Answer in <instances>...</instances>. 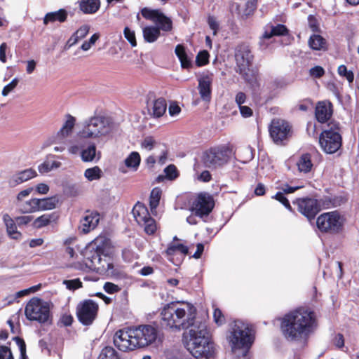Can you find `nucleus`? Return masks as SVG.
Masks as SVG:
<instances>
[{
  "mask_svg": "<svg viewBox=\"0 0 359 359\" xmlns=\"http://www.w3.org/2000/svg\"><path fill=\"white\" fill-rule=\"evenodd\" d=\"M316 325L315 312L311 308L301 306L283 317L280 330L287 340L300 341L307 338Z\"/></svg>",
  "mask_w": 359,
  "mask_h": 359,
  "instance_id": "obj_1",
  "label": "nucleus"
},
{
  "mask_svg": "<svg viewBox=\"0 0 359 359\" xmlns=\"http://www.w3.org/2000/svg\"><path fill=\"white\" fill-rule=\"evenodd\" d=\"M187 306L190 310L194 309V311H190L187 313V310L176 302L165 304L160 312L161 330L176 332L192 327L195 323L196 310L189 304H187Z\"/></svg>",
  "mask_w": 359,
  "mask_h": 359,
  "instance_id": "obj_2",
  "label": "nucleus"
},
{
  "mask_svg": "<svg viewBox=\"0 0 359 359\" xmlns=\"http://www.w3.org/2000/svg\"><path fill=\"white\" fill-rule=\"evenodd\" d=\"M186 347L196 359H209L214 355V344L208 336L205 324L194 325L189 330Z\"/></svg>",
  "mask_w": 359,
  "mask_h": 359,
  "instance_id": "obj_3",
  "label": "nucleus"
},
{
  "mask_svg": "<svg viewBox=\"0 0 359 359\" xmlns=\"http://www.w3.org/2000/svg\"><path fill=\"white\" fill-rule=\"evenodd\" d=\"M232 349H244L243 357H246L254 343L253 328L251 325L236 320L228 337Z\"/></svg>",
  "mask_w": 359,
  "mask_h": 359,
  "instance_id": "obj_4",
  "label": "nucleus"
},
{
  "mask_svg": "<svg viewBox=\"0 0 359 359\" xmlns=\"http://www.w3.org/2000/svg\"><path fill=\"white\" fill-rule=\"evenodd\" d=\"M233 153V146L221 144L205 150L201 156L203 165L210 170H216L227 164Z\"/></svg>",
  "mask_w": 359,
  "mask_h": 359,
  "instance_id": "obj_5",
  "label": "nucleus"
},
{
  "mask_svg": "<svg viewBox=\"0 0 359 359\" xmlns=\"http://www.w3.org/2000/svg\"><path fill=\"white\" fill-rule=\"evenodd\" d=\"M25 313L30 321H36L45 325H50L53 323V315L49 304L39 297H32L27 302Z\"/></svg>",
  "mask_w": 359,
  "mask_h": 359,
  "instance_id": "obj_6",
  "label": "nucleus"
},
{
  "mask_svg": "<svg viewBox=\"0 0 359 359\" xmlns=\"http://www.w3.org/2000/svg\"><path fill=\"white\" fill-rule=\"evenodd\" d=\"M319 144L327 154L336 153L342 146V136L339 122L332 121L328 123L327 128L323 130L319 136Z\"/></svg>",
  "mask_w": 359,
  "mask_h": 359,
  "instance_id": "obj_7",
  "label": "nucleus"
},
{
  "mask_svg": "<svg viewBox=\"0 0 359 359\" xmlns=\"http://www.w3.org/2000/svg\"><path fill=\"white\" fill-rule=\"evenodd\" d=\"M112 128V122L104 116H95L86 121L79 135L83 138L95 139L109 134Z\"/></svg>",
  "mask_w": 359,
  "mask_h": 359,
  "instance_id": "obj_8",
  "label": "nucleus"
},
{
  "mask_svg": "<svg viewBox=\"0 0 359 359\" xmlns=\"http://www.w3.org/2000/svg\"><path fill=\"white\" fill-rule=\"evenodd\" d=\"M346 218L337 210L324 212L316 219L320 231L330 234H338L343 231Z\"/></svg>",
  "mask_w": 359,
  "mask_h": 359,
  "instance_id": "obj_9",
  "label": "nucleus"
},
{
  "mask_svg": "<svg viewBox=\"0 0 359 359\" xmlns=\"http://www.w3.org/2000/svg\"><path fill=\"white\" fill-rule=\"evenodd\" d=\"M133 334L135 338V344L138 348L146 347L156 340L163 341L164 334L161 327H157L151 325H141L133 326Z\"/></svg>",
  "mask_w": 359,
  "mask_h": 359,
  "instance_id": "obj_10",
  "label": "nucleus"
},
{
  "mask_svg": "<svg viewBox=\"0 0 359 359\" xmlns=\"http://www.w3.org/2000/svg\"><path fill=\"white\" fill-rule=\"evenodd\" d=\"M99 311L97 303L90 299L80 302L76 308L78 320L84 326L91 325L97 318Z\"/></svg>",
  "mask_w": 359,
  "mask_h": 359,
  "instance_id": "obj_11",
  "label": "nucleus"
},
{
  "mask_svg": "<svg viewBox=\"0 0 359 359\" xmlns=\"http://www.w3.org/2000/svg\"><path fill=\"white\" fill-rule=\"evenodd\" d=\"M269 132L273 142L278 145L285 144L292 135V126L285 120L273 118L269 126Z\"/></svg>",
  "mask_w": 359,
  "mask_h": 359,
  "instance_id": "obj_12",
  "label": "nucleus"
},
{
  "mask_svg": "<svg viewBox=\"0 0 359 359\" xmlns=\"http://www.w3.org/2000/svg\"><path fill=\"white\" fill-rule=\"evenodd\" d=\"M215 201L212 196L206 192H201L194 198L190 210L200 217L208 216L213 210Z\"/></svg>",
  "mask_w": 359,
  "mask_h": 359,
  "instance_id": "obj_13",
  "label": "nucleus"
},
{
  "mask_svg": "<svg viewBox=\"0 0 359 359\" xmlns=\"http://www.w3.org/2000/svg\"><path fill=\"white\" fill-rule=\"evenodd\" d=\"M133 331V327H130L118 330L115 332L114 344L118 350L127 352L138 348L135 344V338Z\"/></svg>",
  "mask_w": 359,
  "mask_h": 359,
  "instance_id": "obj_14",
  "label": "nucleus"
},
{
  "mask_svg": "<svg viewBox=\"0 0 359 359\" xmlns=\"http://www.w3.org/2000/svg\"><path fill=\"white\" fill-rule=\"evenodd\" d=\"M293 203L297 205V210L309 221L313 219L321 210L319 202L313 198H298Z\"/></svg>",
  "mask_w": 359,
  "mask_h": 359,
  "instance_id": "obj_15",
  "label": "nucleus"
},
{
  "mask_svg": "<svg viewBox=\"0 0 359 359\" xmlns=\"http://www.w3.org/2000/svg\"><path fill=\"white\" fill-rule=\"evenodd\" d=\"M235 60L237 68L252 65L254 55L248 44L241 43L237 46L235 49Z\"/></svg>",
  "mask_w": 359,
  "mask_h": 359,
  "instance_id": "obj_16",
  "label": "nucleus"
},
{
  "mask_svg": "<svg viewBox=\"0 0 359 359\" xmlns=\"http://www.w3.org/2000/svg\"><path fill=\"white\" fill-rule=\"evenodd\" d=\"M100 215L97 211L88 210L80 220V228L83 233L94 230L98 225Z\"/></svg>",
  "mask_w": 359,
  "mask_h": 359,
  "instance_id": "obj_17",
  "label": "nucleus"
},
{
  "mask_svg": "<svg viewBox=\"0 0 359 359\" xmlns=\"http://www.w3.org/2000/svg\"><path fill=\"white\" fill-rule=\"evenodd\" d=\"M333 114V104L328 100L319 101L315 108V117L320 123H327Z\"/></svg>",
  "mask_w": 359,
  "mask_h": 359,
  "instance_id": "obj_18",
  "label": "nucleus"
},
{
  "mask_svg": "<svg viewBox=\"0 0 359 359\" xmlns=\"http://www.w3.org/2000/svg\"><path fill=\"white\" fill-rule=\"evenodd\" d=\"M236 72L242 76L245 83L250 85L251 88L259 87L257 70L250 69V67H243L237 68Z\"/></svg>",
  "mask_w": 359,
  "mask_h": 359,
  "instance_id": "obj_19",
  "label": "nucleus"
},
{
  "mask_svg": "<svg viewBox=\"0 0 359 359\" xmlns=\"http://www.w3.org/2000/svg\"><path fill=\"white\" fill-rule=\"evenodd\" d=\"M213 80V74L203 75L198 79V90L203 100L209 101L211 98V86Z\"/></svg>",
  "mask_w": 359,
  "mask_h": 359,
  "instance_id": "obj_20",
  "label": "nucleus"
},
{
  "mask_svg": "<svg viewBox=\"0 0 359 359\" xmlns=\"http://www.w3.org/2000/svg\"><path fill=\"white\" fill-rule=\"evenodd\" d=\"M148 111L154 118H160L163 116L167 109V102L165 98L159 97L147 104Z\"/></svg>",
  "mask_w": 359,
  "mask_h": 359,
  "instance_id": "obj_21",
  "label": "nucleus"
},
{
  "mask_svg": "<svg viewBox=\"0 0 359 359\" xmlns=\"http://www.w3.org/2000/svg\"><path fill=\"white\" fill-rule=\"evenodd\" d=\"M319 154L318 151H313L312 153H304L302 154L298 161L297 162V166L298 168V170L301 172L308 173L313 168V161L312 158Z\"/></svg>",
  "mask_w": 359,
  "mask_h": 359,
  "instance_id": "obj_22",
  "label": "nucleus"
},
{
  "mask_svg": "<svg viewBox=\"0 0 359 359\" xmlns=\"http://www.w3.org/2000/svg\"><path fill=\"white\" fill-rule=\"evenodd\" d=\"M67 17L68 12L64 8H60L57 11L47 13L43 18V22L44 25L55 22L62 23L67 21Z\"/></svg>",
  "mask_w": 359,
  "mask_h": 359,
  "instance_id": "obj_23",
  "label": "nucleus"
},
{
  "mask_svg": "<svg viewBox=\"0 0 359 359\" xmlns=\"http://www.w3.org/2000/svg\"><path fill=\"white\" fill-rule=\"evenodd\" d=\"M36 175L37 174L35 170L32 168L25 169L14 175L10 184L11 186H16L35 177Z\"/></svg>",
  "mask_w": 359,
  "mask_h": 359,
  "instance_id": "obj_24",
  "label": "nucleus"
},
{
  "mask_svg": "<svg viewBox=\"0 0 359 359\" xmlns=\"http://www.w3.org/2000/svg\"><path fill=\"white\" fill-rule=\"evenodd\" d=\"M132 212L138 224L151 217L147 207L141 202H137L133 208Z\"/></svg>",
  "mask_w": 359,
  "mask_h": 359,
  "instance_id": "obj_25",
  "label": "nucleus"
},
{
  "mask_svg": "<svg viewBox=\"0 0 359 359\" xmlns=\"http://www.w3.org/2000/svg\"><path fill=\"white\" fill-rule=\"evenodd\" d=\"M175 53L180 62L182 69H189L192 67L191 60L188 56L184 45L177 44L175 47Z\"/></svg>",
  "mask_w": 359,
  "mask_h": 359,
  "instance_id": "obj_26",
  "label": "nucleus"
},
{
  "mask_svg": "<svg viewBox=\"0 0 359 359\" xmlns=\"http://www.w3.org/2000/svg\"><path fill=\"white\" fill-rule=\"evenodd\" d=\"M19 212L23 214L39 212V198H33L29 201L17 203Z\"/></svg>",
  "mask_w": 359,
  "mask_h": 359,
  "instance_id": "obj_27",
  "label": "nucleus"
},
{
  "mask_svg": "<svg viewBox=\"0 0 359 359\" xmlns=\"http://www.w3.org/2000/svg\"><path fill=\"white\" fill-rule=\"evenodd\" d=\"M4 222L6 226V231L8 236L13 239H20L22 236V234L20 231L17 230L16 224L9 215L5 214L3 216Z\"/></svg>",
  "mask_w": 359,
  "mask_h": 359,
  "instance_id": "obj_28",
  "label": "nucleus"
},
{
  "mask_svg": "<svg viewBox=\"0 0 359 359\" xmlns=\"http://www.w3.org/2000/svg\"><path fill=\"white\" fill-rule=\"evenodd\" d=\"M177 253L186 256L189 254V248L182 243L171 242L168 244L165 254L167 257H172Z\"/></svg>",
  "mask_w": 359,
  "mask_h": 359,
  "instance_id": "obj_29",
  "label": "nucleus"
},
{
  "mask_svg": "<svg viewBox=\"0 0 359 359\" xmlns=\"http://www.w3.org/2000/svg\"><path fill=\"white\" fill-rule=\"evenodd\" d=\"M309 47L313 50H326L327 41L321 35L312 34L308 41Z\"/></svg>",
  "mask_w": 359,
  "mask_h": 359,
  "instance_id": "obj_30",
  "label": "nucleus"
},
{
  "mask_svg": "<svg viewBox=\"0 0 359 359\" xmlns=\"http://www.w3.org/2000/svg\"><path fill=\"white\" fill-rule=\"evenodd\" d=\"M81 11L86 14L95 13L100 7V0H81L79 4Z\"/></svg>",
  "mask_w": 359,
  "mask_h": 359,
  "instance_id": "obj_31",
  "label": "nucleus"
},
{
  "mask_svg": "<svg viewBox=\"0 0 359 359\" xmlns=\"http://www.w3.org/2000/svg\"><path fill=\"white\" fill-rule=\"evenodd\" d=\"M289 34V29L282 24H278L276 26H272L270 32L265 31L262 38L269 39L273 36H287Z\"/></svg>",
  "mask_w": 359,
  "mask_h": 359,
  "instance_id": "obj_32",
  "label": "nucleus"
},
{
  "mask_svg": "<svg viewBox=\"0 0 359 359\" xmlns=\"http://www.w3.org/2000/svg\"><path fill=\"white\" fill-rule=\"evenodd\" d=\"M142 32L145 41L148 43L156 41L161 34L160 29L154 26L145 27Z\"/></svg>",
  "mask_w": 359,
  "mask_h": 359,
  "instance_id": "obj_33",
  "label": "nucleus"
},
{
  "mask_svg": "<svg viewBox=\"0 0 359 359\" xmlns=\"http://www.w3.org/2000/svg\"><path fill=\"white\" fill-rule=\"evenodd\" d=\"M57 219V217L55 213L43 214L36 218L33 224L36 229H41L49 225L52 222L55 221Z\"/></svg>",
  "mask_w": 359,
  "mask_h": 359,
  "instance_id": "obj_34",
  "label": "nucleus"
},
{
  "mask_svg": "<svg viewBox=\"0 0 359 359\" xmlns=\"http://www.w3.org/2000/svg\"><path fill=\"white\" fill-rule=\"evenodd\" d=\"M96 156H97V160H99L101 157V152L98 151L96 153V146L95 144L89 145L81 151V158L84 162L93 161Z\"/></svg>",
  "mask_w": 359,
  "mask_h": 359,
  "instance_id": "obj_35",
  "label": "nucleus"
},
{
  "mask_svg": "<svg viewBox=\"0 0 359 359\" xmlns=\"http://www.w3.org/2000/svg\"><path fill=\"white\" fill-rule=\"evenodd\" d=\"M58 202L59 200L56 196L39 198V211L54 209Z\"/></svg>",
  "mask_w": 359,
  "mask_h": 359,
  "instance_id": "obj_36",
  "label": "nucleus"
},
{
  "mask_svg": "<svg viewBox=\"0 0 359 359\" xmlns=\"http://www.w3.org/2000/svg\"><path fill=\"white\" fill-rule=\"evenodd\" d=\"M67 118L65 123L57 133V135L61 136L62 137L68 136L72 133L75 125L76 119L74 116L70 114H67Z\"/></svg>",
  "mask_w": 359,
  "mask_h": 359,
  "instance_id": "obj_37",
  "label": "nucleus"
},
{
  "mask_svg": "<svg viewBox=\"0 0 359 359\" xmlns=\"http://www.w3.org/2000/svg\"><path fill=\"white\" fill-rule=\"evenodd\" d=\"M161 194L162 191L159 187H154L151 190L149 196V206L152 212L156 211V208L158 206Z\"/></svg>",
  "mask_w": 359,
  "mask_h": 359,
  "instance_id": "obj_38",
  "label": "nucleus"
},
{
  "mask_svg": "<svg viewBox=\"0 0 359 359\" xmlns=\"http://www.w3.org/2000/svg\"><path fill=\"white\" fill-rule=\"evenodd\" d=\"M140 161L141 158L139 153L137 151H133L126 158L125 165L126 167L133 168L136 170L140 165Z\"/></svg>",
  "mask_w": 359,
  "mask_h": 359,
  "instance_id": "obj_39",
  "label": "nucleus"
},
{
  "mask_svg": "<svg viewBox=\"0 0 359 359\" xmlns=\"http://www.w3.org/2000/svg\"><path fill=\"white\" fill-rule=\"evenodd\" d=\"M104 252L103 248L102 246L97 245L96 247L95 253L92 256L90 259L91 266L94 267L97 269H105L104 265H101V254Z\"/></svg>",
  "mask_w": 359,
  "mask_h": 359,
  "instance_id": "obj_40",
  "label": "nucleus"
},
{
  "mask_svg": "<svg viewBox=\"0 0 359 359\" xmlns=\"http://www.w3.org/2000/svg\"><path fill=\"white\" fill-rule=\"evenodd\" d=\"M144 227V232L147 235H154L157 230V225L156 220L151 217L145 219L142 223L139 224Z\"/></svg>",
  "mask_w": 359,
  "mask_h": 359,
  "instance_id": "obj_41",
  "label": "nucleus"
},
{
  "mask_svg": "<svg viewBox=\"0 0 359 359\" xmlns=\"http://www.w3.org/2000/svg\"><path fill=\"white\" fill-rule=\"evenodd\" d=\"M84 176L89 181L100 180L102 176V171L98 166L88 168L84 172Z\"/></svg>",
  "mask_w": 359,
  "mask_h": 359,
  "instance_id": "obj_42",
  "label": "nucleus"
},
{
  "mask_svg": "<svg viewBox=\"0 0 359 359\" xmlns=\"http://www.w3.org/2000/svg\"><path fill=\"white\" fill-rule=\"evenodd\" d=\"M141 14L144 18L149 20L156 22L157 18H159L161 12L158 9H151L148 7H144L140 11Z\"/></svg>",
  "mask_w": 359,
  "mask_h": 359,
  "instance_id": "obj_43",
  "label": "nucleus"
},
{
  "mask_svg": "<svg viewBox=\"0 0 359 359\" xmlns=\"http://www.w3.org/2000/svg\"><path fill=\"white\" fill-rule=\"evenodd\" d=\"M156 22L159 25V29L165 32L171 31L172 29V22L171 20L165 16L163 13L157 18Z\"/></svg>",
  "mask_w": 359,
  "mask_h": 359,
  "instance_id": "obj_44",
  "label": "nucleus"
},
{
  "mask_svg": "<svg viewBox=\"0 0 359 359\" xmlns=\"http://www.w3.org/2000/svg\"><path fill=\"white\" fill-rule=\"evenodd\" d=\"M98 359H120V358L114 348L106 346L102 350Z\"/></svg>",
  "mask_w": 359,
  "mask_h": 359,
  "instance_id": "obj_45",
  "label": "nucleus"
},
{
  "mask_svg": "<svg viewBox=\"0 0 359 359\" xmlns=\"http://www.w3.org/2000/svg\"><path fill=\"white\" fill-rule=\"evenodd\" d=\"M210 54L208 50H203L198 53L196 57V65L203 67L209 64Z\"/></svg>",
  "mask_w": 359,
  "mask_h": 359,
  "instance_id": "obj_46",
  "label": "nucleus"
},
{
  "mask_svg": "<svg viewBox=\"0 0 359 359\" xmlns=\"http://www.w3.org/2000/svg\"><path fill=\"white\" fill-rule=\"evenodd\" d=\"M338 74L348 81L349 83H352L354 81V74L352 71L348 70L344 65H341L337 68Z\"/></svg>",
  "mask_w": 359,
  "mask_h": 359,
  "instance_id": "obj_47",
  "label": "nucleus"
},
{
  "mask_svg": "<svg viewBox=\"0 0 359 359\" xmlns=\"http://www.w3.org/2000/svg\"><path fill=\"white\" fill-rule=\"evenodd\" d=\"M63 284L66 286V287L68 290L72 291H74L83 287V283L81 281L79 278L65 280H63Z\"/></svg>",
  "mask_w": 359,
  "mask_h": 359,
  "instance_id": "obj_48",
  "label": "nucleus"
},
{
  "mask_svg": "<svg viewBox=\"0 0 359 359\" xmlns=\"http://www.w3.org/2000/svg\"><path fill=\"white\" fill-rule=\"evenodd\" d=\"M313 105V102L311 99L307 98L299 101V102L295 106V109L299 111H307Z\"/></svg>",
  "mask_w": 359,
  "mask_h": 359,
  "instance_id": "obj_49",
  "label": "nucleus"
},
{
  "mask_svg": "<svg viewBox=\"0 0 359 359\" xmlns=\"http://www.w3.org/2000/svg\"><path fill=\"white\" fill-rule=\"evenodd\" d=\"M164 172L167 179L170 180H175L179 176L177 167L173 164H170L164 169Z\"/></svg>",
  "mask_w": 359,
  "mask_h": 359,
  "instance_id": "obj_50",
  "label": "nucleus"
},
{
  "mask_svg": "<svg viewBox=\"0 0 359 359\" xmlns=\"http://www.w3.org/2000/svg\"><path fill=\"white\" fill-rule=\"evenodd\" d=\"M325 74L324 68L321 66L316 65L311 68L309 71V76L313 79H320Z\"/></svg>",
  "mask_w": 359,
  "mask_h": 359,
  "instance_id": "obj_51",
  "label": "nucleus"
},
{
  "mask_svg": "<svg viewBox=\"0 0 359 359\" xmlns=\"http://www.w3.org/2000/svg\"><path fill=\"white\" fill-rule=\"evenodd\" d=\"M123 34L132 47H135L137 46L135 34L133 30H131L128 27H126L123 30Z\"/></svg>",
  "mask_w": 359,
  "mask_h": 359,
  "instance_id": "obj_52",
  "label": "nucleus"
},
{
  "mask_svg": "<svg viewBox=\"0 0 359 359\" xmlns=\"http://www.w3.org/2000/svg\"><path fill=\"white\" fill-rule=\"evenodd\" d=\"M272 198H274V199L277 200L278 201H279L288 210L292 211V208L290 205V203L288 199L285 197L284 193H282L281 191L277 192L273 196H272Z\"/></svg>",
  "mask_w": 359,
  "mask_h": 359,
  "instance_id": "obj_53",
  "label": "nucleus"
},
{
  "mask_svg": "<svg viewBox=\"0 0 359 359\" xmlns=\"http://www.w3.org/2000/svg\"><path fill=\"white\" fill-rule=\"evenodd\" d=\"M213 319L215 323L218 325L221 326L226 323V318L223 314L222 311L217 308L214 310L213 312Z\"/></svg>",
  "mask_w": 359,
  "mask_h": 359,
  "instance_id": "obj_54",
  "label": "nucleus"
},
{
  "mask_svg": "<svg viewBox=\"0 0 359 359\" xmlns=\"http://www.w3.org/2000/svg\"><path fill=\"white\" fill-rule=\"evenodd\" d=\"M309 26L312 32H319L320 31L318 19L313 15L308 16Z\"/></svg>",
  "mask_w": 359,
  "mask_h": 359,
  "instance_id": "obj_55",
  "label": "nucleus"
},
{
  "mask_svg": "<svg viewBox=\"0 0 359 359\" xmlns=\"http://www.w3.org/2000/svg\"><path fill=\"white\" fill-rule=\"evenodd\" d=\"M100 35L97 33L93 34L88 41H85L83 43V44L81 45V49L85 51L89 50L91 48V46L95 44V43L97 41Z\"/></svg>",
  "mask_w": 359,
  "mask_h": 359,
  "instance_id": "obj_56",
  "label": "nucleus"
},
{
  "mask_svg": "<svg viewBox=\"0 0 359 359\" xmlns=\"http://www.w3.org/2000/svg\"><path fill=\"white\" fill-rule=\"evenodd\" d=\"M104 291L108 294H114L121 290V287L111 282H106L103 287Z\"/></svg>",
  "mask_w": 359,
  "mask_h": 359,
  "instance_id": "obj_57",
  "label": "nucleus"
},
{
  "mask_svg": "<svg viewBox=\"0 0 359 359\" xmlns=\"http://www.w3.org/2000/svg\"><path fill=\"white\" fill-rule=\"evenodd\" d=\"M19 81L17 78L13 79L8 84L5 86L2 90V95L6 96L10 92L15 88Z\"/></svg>",
  "mask_w": 359,
  "mask_h": 359,
  "instance_id": "obj_58",
  "label": "nucleus"
},
{
  "mask_svg": "<svg viewBox=\"0 0 359 359\" xmlns=\"http://www.w3.org/2000/svg\"><path fill=\"white\" fill-rule=\"evenodd\" d=\"M0 359H13L11 348L6 346H0Z\"/></svg>",
  "mask_w": 359,
  "mask_h": 359,
  "instance_id": "obj_59",
  "label": "nucleus"
},
{
  "mask_svg": "<svg viewBox=\"0 0 359 359\" xmlns=\"http://www.w3.org/2000/svg\"><path fill=\"white\" fill-rule=\"evenodd\" d=\"M74 321V318L71 314H64L59 320L58 325L65 327L71 326Z\"/></svg>",
  "mask_w": 359,
  "mask_h": 359,
  "instance_id": "obj_60",
  "label": "nucleus"
},
{
  "mask_svg": "<svg viewBox=\"0 0 359 359\" xmlns=\"http://www.w3.org/2000/svg\"><path fill=\"white\" fill-rule=\"evenodd\" d=\"M155 143L156 142L153 137L147 136L144 139L141 145L143 148L151 150L154 148Z\"/></svg>",
  "mask_w": 359,
  "mask_h": 359,
  "instance_id": "obj_61",
  "label": "nucleus"
},
{
  "mask_svg": "<svg viewBox=\"0 0 359 359\" xmlns=\"http://www.w3.org/2000/svg\"><path fill=\"white\" fill-rule=\"evenodd\" d=\"M90 27L87 25L80 27L75 32L79 39L81 40L83 39L89 32Z\"/></svg>",
  "mask_w": 359,
  "mask_h": 359,
  "instance_id": "obj_62",
  "label": "nucleus"
},
{
  "mask_svg": "<svg viewBox=\"0 0 359 359\" xmlns=\"http://www.w3.org/2000/svg\"><path fill=\"white\" fill-rule=\"evenodd\" d=\"M238 108L241 116L244 118H249L253 115L252 109L248 106L241 105Z\"/></svg>",
  "mask_w": 359,
  "mask_h": 359,
  "instance_id": "obj_63",
  "label": "nucleus"
},
{
  "mask_svg": "<svg viewBox=\"0 0 359 359\" xmlns=\"http://www.w3.org/2000/svg\"><path fill=\"white\" fill-rule=\"evenodd\" d=\"M33 219V216L25 215L15 217V222L19 225H27Z\"/></svg>",
  "mask_w": 359,
  "mask_h": 359,
  "instance_id": "obj_64",
  "label": "nucleus"
}]
</instances>
